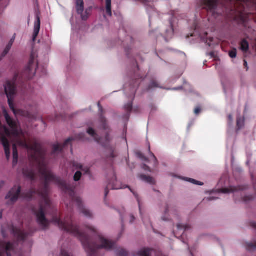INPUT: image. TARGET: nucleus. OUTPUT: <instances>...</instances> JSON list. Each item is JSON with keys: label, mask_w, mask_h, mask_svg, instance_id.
<instances>
[{"label": "nucleus", "mask_w": 256, "mask_h": 256, "mask_svg": "<svg viewBox=\"0 0 256 256\" xmlns=\"http://www.w3.org/2000/svg\"><path fill=\"white\" fill-rule=\"evenodd\" d=\"M52 221L60 229L79 239L88 256H98L100 249L110 250L114 247V242L105 238L92 226H87L86 228L92 234V238L81 232L78 226L74 224L72 216H66L64 221L59 216H54Z\"/></svg>", "instance_id": "nucleus-1"}, {"label": "nucleus", "mask_w": 256, "mask_h": 256, "mask_svg": "<svg viewBox=\"0 0 256 256\" xmlns=\"http://www.w3.org/2000/svg\"><path fill=\"white\" fill-rule=\"evenodd\" d=\"M18 76V74H16L13 80L7 82L4 86V90L8 99V105L14 114H16V112L14 108L13 100L16 93V82Z\"/></svg>", "instance_id": "nucleus-2"}, {"label": "nucleus", "mask_w": 256, "mask_h": 256, "mask_svg": "<svg viewBox=\"0 0 256 256\" xmlns=\"http://www.w3.org/2000/svg\"><path fill=\"white\" fill-rule=\"evenodd\" d=\"M74 140H80L84 142L86 140V138L85 134L84 133H80L76 134L74 138H70L65 140L62 146H61L60 144L53 145L52 154H55L58 152H61L62 150L65 148L69 144L71 145L72 142Z\"/></svg>", "instance_id": "nucleus-3"}, {"label": "nucleus", "mask_w": 256, "mask_h": 256, "mask_svg": "<svg viewBox=\"0 0 256 256\" xmlns=\"http://www.w3.org/2000/svg\"><path fill=\"white\" fill-rule=\"evenodd\" d=\"M35 54L32 52L30 54L28 66L22 74V78L24 80H28L32 78L36 73V66L34 65Z\"/></svg>", "instance_id": "nucleus-4"}, {"label": "nucleus", "mask_w": 256, "mask_h": 256, "mask_svg": "<svg viewBox=\"0 0 256 256\" xmlns=\"http://www.w3.org/2000/svg\"><path fill=\"white\" fill-rule=\"evenodd\" d=\"M98 106L99 108V110L101 113L100 116V121L101 124V126H102V129L106 131V134L105 136L104 140L107 143L110 140V135L108 134V132H110L109 127L107 124L106 118L102 115L104 110L100 102H98Z\"/></svg>", "instance_id": "nucleus-5"}, {"label": "nucleus", "mask_w": 256, "mask_h": 256, "mask_svg": "<svg viewBox=\"0 0 256 256\" xmlns=\"http://www.w3.org/2000/svg\"><path fill=\"white\" fill-rule=\"evenodd\" d=\"M76 8L77 13L80 15L81 18L83 20H86L88 18L89 12L88 10L86 9L84 12V0H75Z\"/></svg>", "instance_id": "nucleus-6"}, {"label": "nucleus", "mask_w": 256, "mask_h": 256, "mask_svg": "<svg viewBox=\"0 0 256 256\" xmlns=\"http://www.w3.org/2000/svg\"><path fill=\"white\" fill-rule=\"evenodd\" d=\"M13 250L14 244L12 242L0 240V256H4L6 253L7 256H12L10 252Z\"/></svg>", "instance_id": "nucleus-7"}, {"label": "nucleus", "mask_w": 256, "mask_h": 256, "mask_svg": "<svg viewBox=\"0 0 256 256\" xmlns=\"http://www.w3.org/2000/svg\"><path fill=\"white\" fill-rule=\"evenodd\" d=\"M10 230L11 232L18 242L24 240L29 234L28 232L22 231L14 226H10Z\"/></svg>", "instance_id": "nucleus-8"}, {"label": "nucleus", "mask_w": 256, "mask_h": 256, "mask_svg": "<svg viewBox=\"0 0 256 256\" xmlns=\"http://www.w3.org/2000/svg\"><path fill=\"white\" fill-rule=\"evenodd\" d=\"M21 192V187L18 186V188L14 186L7 194L6 196V199H10L12 203L16 202L18 199Z\"/></svg>", "instance_id": "nucleus-9"}, {"label": "nucleus", "mask_w": 256, "mask_h": 256, "mask_svg": "<svg viewBox=\"0 0 256 256\" xmlns=\"http://www.w3.org/2000/svg\"><path fill=\"white\" fill-rule=\"evenodd\" d=\"M118 181L116 180V177L114 174L113 177L110 180L108 184L107 187L104 190V197L105 198L107 196L109 190L108 188H111L112 190H119L122 188V187L120 186H118L117 184Z\"/></svg>", "instance_id": "nucleus-10"}, {"label": "nucleus", "mask_w": 256, "mask_h": 256, "mask_svg": "<svg viewBox=\"0 0 256 256\" xmlns=\"http://www.w3.org/2000/svg\"><path fill=\"white\" fill-rule=\"evenodd\" d=\"M126 187L129 188L130 190L132 192V194H134V195L135 196L136 198V200L138 204L140 214L141 215H142V211H141V206H140V198H138V194L136 193L134 191H133L131 188H130L129 186H127ZM142 219L144 224L146 226V227L148 228L150 226V227L152 228V226L151 224V222H150V220L148 217V216L144 217L142 216Z\"/></svg>", "instance_id": "nucleus-11"}, {"label": "nucleus", "mask_w": 256, "mask_h": 256, "mask_svg": "<svg viewBox=\"0 0 256 256\" xmlns=\"http://www.w3.org/2000/svg\"><path fill=\"white\" fill-rule=\"evenodd\" d=\"M40 28V17L38 14H36V21L34 22V34L32 36V40L35 41L38 36Z\"/></svg>", "instance_id": "nucleus-12"}, {"label": "nucleus", "mask_w": 256, "mask_h": 256, "mask_svg": "<svg viewBox=\"0 0 256 256\" xmlns=\"http://www.w3.org/2000/svg\"><path fill=\"white\" fill-rule=\"evenodd\" d=\"M245 188L242 186H230V188H224L219 190L220 192L224 194H228L230 192H232L238 190H242Z\"/></svg>", "instance_id": "nucleus-13"}, {"label": "nucleus", "mask_w": 256, "mask_h": 256, "mask_svg": "<svg viewBox=\"0 0 256 256\" xmlns=\"http://www.w3.org/2000/svg\"><path fill=\"white\" fill-rule=\"evenodd\" d=\"M87 133L92 136L96 142L98 143L102 142V138L98 136L95 130L92 128H88L87 130Z\"/></svg>", "instance_id": "nucleus-14"}, {"label": "nucleus", "mask_w": 256, "mask_h": 256, "mask_svg": "<svg viewBox=\"0 0 256 256\" xmlns=\"http://www.w3.org/2000/svg\"><path fill=\"white\" fill-rule=\"evenodd\" d=\"M72 165L73 166L75 167L76 168L80 170L82 172H84V174H90V170L88 167H84L82 164L75 162H73Z\"/></svg>", "instance_id": "nucleus-15"}, {"label": "nucleus", "mask_w": 256, "mask_h": 256, "mask_svg": "<svg viewBox=\"0 0 256 256\" xmlns=\"http://www.w3.org/2000/svg\"><path fill=\"white\" fill-rule=\"evenodd\" d=\"M152 252L150 248H144L134 254V256H151Z\"/></svg>", "instance_id": "nucleus-16"}, {"label": "nucleus", "mask_w": 256, "mask_h": 256, "mask_svg": "<svg viewBox=\"0 0 256 256\" xmlns=\"http://www.w3.org/2000/svg\"><path fill=\"white\" fill-rule=\"evenodd\" d=\"M139 178L142 180L149 183L150 184H154L156 183L155 180L150 176H147L144 174H140Z\"/></svg>", "instance_id": "nucleus-17"}, {"label": "nucleus", "mask_w": 256, "mask_h": 256, "mask_svg": "<svg viewBox=\"0 0 256 256\" xmlns=\"http://www.w3.org/2000/svg\"><path fill=\"white\" fill-rule=\"evenodd\" d=\"M240 50L244 52H246L249 50V44L246 39H243L240 42Z\"/></svg>", "instance_id": "nucleus-18"}, {"label": "nucleus", "mask_w": 256, "mask_h": 256, "mask_svg": "<svg viewBox=\"0 0 256 256\" xmlns=\"http://www.w3.org/2000/svg\"><path fill=\"white\" fill-rule=\"evenodd\" d=\"M14 37H13L9 42L8 44H7L6 46V47L5 49L4 50V52L2 53V56H6L8 53L9 52L10 50L12 45L14 42Z\"/></svg>", "instance_id": "nucleus-19"}, {"label": "nucleus", "mask_w": 256, "mask_h": 256, "mask_svg": "<svg viewBox=\"0 0 256 256\" xmlns=\"http://www.w3.org/2000/svg\"><path fill=\"white\" fill-rule=\"evenodd\" d=\"M106 12L110 16H112V0H106Z\"/></svg>", "instance_id": "nucleus-20"}, {"label": "nucleus", "mask_w": 256, "mask_h": 256, "mask_svg": "<svg viewBox=\"0 0 256 256\" xmlns=\"http://www.w3.org/2000/svg\"><path fill=\"white\" fill-rule=\"evenodd\" d=\"M138 82H137V80H136L135 82L133 84V86L132 88H130V96L132 97V98H134L135 93H136V86H138Z\"/></svg>", "instance_id": "nucleus-21"}, {"label": "nucleus", "mask_w": 256, "mask_h": 256, "mask_svg": "<svg viewBox=\"0 0 256 256\" xmlns=\"http://www.w3.org/2000/svg\"><path fill=\"white\" fill-rule=\"evenodd\" d=\"M177 228L178 230H183L182 234L184 232L190 228V226L189 224L183 225L180 224H177Z\"/></svg>", "instance_id": "nucleus-22"}, {"label": "nucleus", "mask_w": 256, "mask_h": 256, "mask_svg": "<svg viewBox=\"0 0 256 256\" xmlns=\"http://www.w3.org/2000/svg\"><path fill=\"white\" fill-rule=\"evenodd\" d=\"M244 125V118L238 117L236 120V126L238 130L240 129Z\"/></svg>", "instance_id": "nucleus-23"}, {"label": "nucleus", "mask_w": 256, "mask_h": 256, "mask_svg": "<svg viewBox=\"0 0 256 256\" xmlns=\"http://www.w3.org/2000/svg\"><path fill=\"white\" fill-rule=\"evenodd\" d=\"M246 248L248 250H252L256 248V242H249L246 244Z\"/></svg>", "instance_id": "nucleus-24"}, {"label": "nucleus", "mask_w": 256, "mask_h": 256, "mask_svg": "<svg viewBox=\"0 0 256 256\" xmlns=\"http://www.w3.org/2000/svg\"><path fill=\"white\" fill-rule=\"evenodd\" d=\"M116 254L117 256H128V252L123 248L118 249Z\"/></svg>", "instance_id": "nucleus-25"}, {"label": "nucleus", "mask_w": 256, "mask_h": 256, "mask_svg": "<svg viewBox=\"0 0 256 256\" xmlns=\"http://www.w3.org/2000/svg\"><path fill=\"white\" fill-rule=\"evenodd\" d=\"M184 180H186L187 181L190 182L194 184L199 185V186H202L204 184L202 182L198 181L196 180H195L192 178H184Z\"/></svg>", "instance_id": "nucleus-26"}, {"label": "nucleus", "mask_w": 256, "mask_h": 256, "mask_svg": "<svg viewBox=\"0 0 256 256\" xmlns=\"http://www.w3.org/2000/svg\"><path fill=\"white\" fill-rule=\"evenodd\" d=\"M158 84L156 81L155 80H152L150 82L149 86H148V90H149L152 88H158Z\"/></svg>", "instance_id": "nucleus-27"}, {"label": "nucleus", "mask_w": 256, "mask_h": 256, "mask_svg": "<svg viewBox=\"0 0 256 256\" xmlns=\"http://www.w3.org/2000/svg\"><path fill=\"white\" fill-rule=\"evenodd\" d=\"M125 110L128 113V114L131 112L132 109V102H130L126 104L124 106Z\"/></svg>", "instance_id": "nucleus-28"}, {"label": "nucleus", "mask_w": 256, "mask_h": 256, "mask_svg": "<svg viewBox=\"0 0 256 256\" xmlns=\"http://www.w3.org/2000/svg\"><path fill=\"white\" fill-rule=\"evenodd\" d=\"M60 256H74L71 252H69L66 250L62 249Z\"/></svg>", "instance_id": "nucleus-29"}, {"label": "nucleus", "mask_w": 256, "mask_h": 256, "mask_svg": "<svg viewBox=\"0 0 256 256\" xmlns=\"http://www.w3.org/2000/svg\"><path fill=\"white\" fill-rule=\"evenodd\" d=\"M81 176H82V172L80 171H78L75 173V174L74 175V181L78 182L80 179Z\"/></svg>", "instance_id": "nucleus-30"}, {"label": "nucleus", "mask_w": 256, "mask_h": 256, "mask_svg": "<svg viewBox=\"0 0 256 256\" xmlns=\"http://www.w3.org/2000/svg\"><path fill=\"white\" fill-rule=\"evenodd\" d=\"M237 52L236 48L232 49L229 52V56L232 58H235L236 56Z\"/></svg>", "instance_id": "nucleus-31"}, {"label": "nucleus", "mask_w": 256, "mask_h": 256, "mask_svg": "<svg viewBox=\"0 0 256 256\" xmlns=\"http://www.w3.org/2000/svg\"><path fill=\"white\" fill-rule=\"evenodd\" d=\"M150 154L153 158V159H154V166H156L157 165H158V162L157 158H156V157L154 155V154L152 152H151L150 151Z\"/></svg>", "instance_id": "nucleus-32"}, {"label": "nucleus", "mask_w": 256, "mask_h": 256, "mask_svg": "<svg viewBox=\"0 0 256 256\" xmlns=\"http://www.w3.org/2000/svg\"><path fill=\"white\" fill-rule=\"evenodd\" d=\"M253 198H254L252 196H245L243 199H244V201L247 202L249 200H252Z\"/></svg>", "instance_id": "nucleus-33"}, {"label": "nucleus", "mask_w": 256, "mask_h": 256, "mask_svg": "<svg viewBox=\"0 0 256 256\" xmlns=\"http://www.w3.org/2000/svg\"><path fill=\"white\" fill-rule=\"evenodd\" d=\"M116 156V155L114 153V150L112 148H110V154L108 156L112 158H114Z\"/></svg>", "instance_id": "nucleus-34"}, {"label": "nucleus", "mask_w": 256, "mask_h": 256, "mask_svg": "<svg viewBox=\"0 0 256 256\" xmlns=\"http://www.w3.org/2000/svg\"><path fill=\"white\" fill-rule=\"evenodd\" d=\"M200 111H201L200 108L199 107V106H198V107L195 108L194 110V114H196L198 115V114L200 113Z\"/></svg>", "instance_id": "nucleus-35"}, {"label": "nucleus", "mask_w": 256, "mask_h": 256, "mask_svg": "<svg viewBox=\"0 0 256 256\" xmlns=\"http://www.w3.org/2000/svg\"><path fill=\"white\" fill-rule=\"evenodd\" d=\"M138 154L139 156V157L140 158H141L145 160H147V158L141 152H138Z\"/></svg>", "instance_id": "nucleus-36"}, {"label": "nucleus", "mask_w": 256, "mask_h": 256, "mask_svg": "<svg viewBox=\"0 0 256 256\" xmlns=\"http://www.w3.org/2000/svg\"><path fill=\"white\" fill-rule=\"evenodd\" d=\"M130 223H132L135 220V217L134 215L130 214Z\"/></svg>", "instance_id": "nucleus-37"}, {"label": "nucleus", "mask_w": 256, "mask_h": 256, "mask_svg": "<svg viewBox=\"0 0 256 256\" xmlns=\"http://www.w3.org/2000/svg\"><path fill=\"white\" fill-rule=\"evenodd\" d=\"M244 66L246 68V71H248V67L247 62L245 60H244Z\"/></svg>", "instance_id": "nucleus-38"}, {"label": "nucleus", "mask_w": 256, "mask_h": 256, "mask_svg": "<svg viewBox=\"0 0 256 256\" xmlns=\"http://www.w3.org/2000/svg\"><path fill=\"white\" fill-rule=\"evenodd\" d=\"M143 168L146 170H148L149 172H150V167H148V166H147L146 164H144V166H143Z\"/></svg>", "instance_id": "nucleus-39"}, {"label": "nucleus", "mask_w": 256, "mask_h": 256, "mask_svg": "<svg viewBox=\"0 0 256 256\" xmlns=\"http://www.w3.org/2000/svg\"><path fill=\"white\" fill-rule=\"evenodd\" d=\"M228 118L230 122H231L232 121V116L231 114H229L228 116Z\"/></svg>", "instance_id": "nucleus-40"}, {"label": "nucleus", "mask_w": 256, "mask_h": 256, "mask_svg": "<svg viewBox=\"0 0 256 256\" xmlns=\"http://www.w3.org/2000/svg\"><path fill=\"white\" fill-rule=\"evenodd\" d=\"M216 199V198L214 197H210V198H208V200L209 201L212 200H214Z\"/></svg>", "instance_id": "nucleus-41"}, {"label": "nucleus", "mask_w": 256, "mask_h": 256, "mask_svg": "<svg viewBox=\"0 0 256 256\" xmlns=\"http://www.w3.org/2000/svg\"><path fill=\"white\" fill-rule=\"evenodd\" d=\"M252 226L255 228H256V223L254 222L252 224Z\"/></svg>", "instance_id": "nucleus-42"}, {"label": "nucleus", "mask_w": 256, "mask_h": 256, "mask_svg": "<svg viewBox=\"0 0 256 256\" xmlns=\"http://www.w3.org/2000/svg\"><path fill=\"white\" fill-rule=\"evenodd\" d=\"M142 0L144 4H146L147 2H149L148 0Z\"/></svg>", "instance_id": "nucleus-43"}, {"label": "nucleus", "mask_w": 256, "mask_h": 256, "mask_svg": "<svg viewBox=\"0 0 256 256\" xmlns=\"http://www.w3.org/2000/svg\"><path fill=\"white\" fill-rule=\"evenodd\" d=\"M64 203L66 204V207L68 208V203L66 201H65V200H64Z\"/></svg>", "instance_id": "nucleus-44"}, {"label": "nucleus", "mask_w": 256, "mask_h": 256, "mask_svg": "<svg viewBox=\"0 0 256 256\" xmlns=\"http://www.w3.org/2000/svg\"><path fill=\"white\" fill-rule=\"evenodd\" d=\"M122 222L123 223L124 222V217L122 216H120Z\"/></svg>", "instance_id": "nucleus-45"}, {"label": "nucleus", "mask_w": 256, "mask_h": 256, "mask_svg": "<svg viewBox=\"0 0 256 256\" xmlns=\"http://www.w3.org/2000/svg\"><path fill=\"white\" fill-rule=\"evenodd\" d=\"M168 210H168V208H166V212H166V213H167V212H168Z\"/></svg>", "instance_id": "nucleus-46"}, {"label": "nucleus", "mask_w": 256, "mask_h": 256, "mask_svg": "<svg viewBox=\"0 0 256 256\" xmlns=\"http://www.w3.org/2000/svg\"><path fill=\"white\" fill-rule=\"evenodd\" d=\"M2 218V214L0 213V218Z\"/></svg>", "instance_id": "nucleus-47"}, {"label": "nucleus", "mask_w": 256, "mask_h": 256, "mask_svg": "<svg viewBox=\"0 0 256 256\" xmlns=\"http://www.w3.org/2000/svg\"><path fill=\"white\" fill-rule=\"evenodd\" d=\"M162 218V220H166V219H165L164 218Z\"/></svg>", "instance_id": "nucleus-48"}, {"label": "nucleus", "mask_w": 256, "mask_h": 256, "mask_svg": "<svg viewBox=\"0 0 256 256\" xmlns=\"http://www.w3.org/2000/svg\"><path fill=\"white\" fill-rule=\"evenodd\" d=\"M3 236H4V237H5V236H5V235H4V233H3Z\"/></svg>", "instance_id": "nucleus-49"}, {"label": "nucleus", "mask_w": 256, "mask_h": 256, "mask_svg": "<svg viewBox=\"0 0 256 256\" xmlns=\"http://www.w3.org/2000/svg\"><path fill=\"white\" fill-rule=\"evenodd\" d=\"M136 67H137L138 69V65H136Z\"/></svg>", "instance_id": "nucleus-50"}, {"label": "nucleus", "mask_w": 256, "mask_h": 256, "mask_svg": "<svg viewBox=\"0 0 256 256\" xmlns=\"http://www.w3.org/2000/svg\"><path fill=\"white\" fill-rule=\"evenodd\" d=\"M150 8H151L152 9H153L152 7V6H150Z\"/></svg>", "instance_id": "nucleus-51"}]
</instances>
